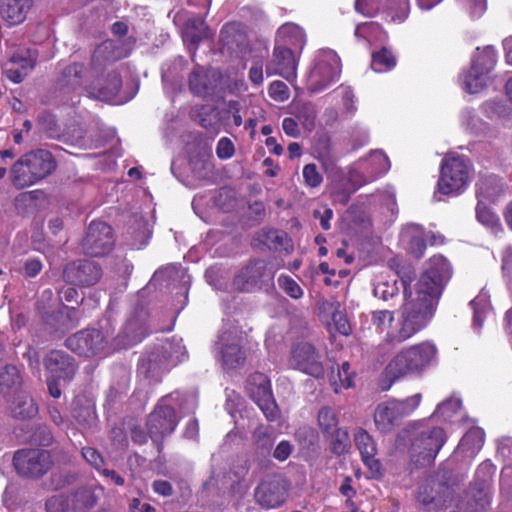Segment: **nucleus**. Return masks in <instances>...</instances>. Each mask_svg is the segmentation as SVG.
<instances>
[{
  "instance_id": "1",
  "label": "nucleus",
  "mask_w": 512,
  "mask_h": 512,
  "mask_svg": "<svg viewBox=\"0 0 512 512\" xmlns=\"http://www.w3.org/2000/svg\"><path fill=\"white\" fill-rule=\"evenodd\" d=\"M451 276V267L441 255L431 257L415 285V294L408 292L407 281L402 278L405 301L395 320L389 310L372 312L371 322L379 331L387 330L381 346L395 347L409 340L424 329L431 321L442 295L444 286Z\"/></svg>"
},
{
  "instance_id": "2",
  "label": "nucleus",
  "mask_w": 512,
  "mask_h": 512,
  "mask_svg": "<svg viewBox=\"0 0 512 512\" xmlns=\"http://www.w3.org/2000/svg\"><path fill=\"white\" fill-rule=\"evenodd\" d=\"M438 348L433 341L426 340L401 349L387 364L380 388L383 391L390 389L396 380L419 375L427 368L437 364Z\"/></svg>"
},
{
  "instance_id": "3",
  "label": "nucleus",
  "mask_w": 512,
  "mask_h": 512,
  "mask_svg": "<svg viewBox=\"0 0 512 512\" xmlns=\"http://www.w3.org/2000/svg\"><path fill=\"white\" fill-rule=\"evenodd\" d=\"M56 160L50 151L37 149L21 156L12 166V184L23 189L49 176L56 169Z\"/></svg>"
},
{
  "instance_id": "4",
  "label": "nucleus",
  "mask_w": 512,
  "mask_h": 512,
  "mask_svg": "<svg viewBox=\"0 0 512 512\" xmlns=\"http://www.w3.org/2000/svg\"><path fill=\"white\" fill-rule=\"evenodd\" d=\"M471 181V163L468 158L458 154H448L441 162L440 177L434 198L437 194L458 195Z\"/></svg>"
},
{
  "instance_id": "5",
  "label": "nucleus",
  "mask_w": 512,
  "mask_h": 512,
  "mask_svg": "<svg viewBox=\"0 0 512 512\" xmlns=\"http://www.w3.org/2000/svg\"><path fill=\"white\" fill-rule=\"evenodd\" d=\"M340 73L341 61L337 53L330 49L319 50L307 77V88L314 93L321 92L337 81Z\"/></svg>"
},
{
  "instance_id": "6",
  "label": "nucleus",
  "mask_w": 512,
  "mask_h": 512,
  "mask_svg": "<svg viewBox=\"0 0 512 512\" xmlns=\"http://www.w3.org/2000/svg\"><path fill=\"white\" fill-rule=\"evenodd\" d=\"M446 442V435L440 427H424L414 437L410 447V457L417 466L433 463Z\"/></svg>"
},
{
  "instance_id": "7",
  "label": "nucleus",
  "mask_w": 512,
  "mask_h": 512,
  "mask_svg": "<svg viewBox=\"0 0 512 512\" xmlns=\"http://www.w3.org/2000/svg\"><path fill=\"white\" fill-rule=\"evenodd\" d=\"M179 393H172L161 398L150 413L147 421V429L150 437L155 443L170 435L177 426L175 415L176 402L179 400Z\"/></svg>"
},
{
  "instance_id": "8",
  "label": "nucleus",
  "mask_w": 512,
  "mask_h": 512,
  "mask_svg": "<svg viewBox=\"0 0 512 512\" xmlns=\"http://www.w3.org/2000/svg\"><path fill=\"white\" fill-rule=\"evenodd\" d=\"M48 372L47 385L53 398L61 396L60 382H69L75 375L76 365L72 357L60 350L49 352L44 361Z\"/></svg>"
},
{
  "instance_id": "9",
  "label": "nucleus",
  "mask_w": 512,
  "mask_h": 512,
  "mask_svg": "<svg viewBox=\"0 0 512 512\" xmlns=\"http://www.w3.org/2000/svg\"><path fill=\"white\" fill-rule=\"evenodd\" d=\"M390 169L389 158L379 150L355 162L349 169L348 180L357 189L374 181Z\"/></svg>"
},
{
  "instance_id": "10",
  "label": "nucleus",
  "mask_w": 512,
  "mask_h": 512,
  "mask_svg": "<svg viewBox=\"0 0 512 512\" xmlns=\"http://www.w3.org/2000/svg\"><path fill=\"white\" fill-rule=\"evenodd\" d=\"M114 242L112 228L105 222L93 221L87 229L81 246L85 254L101 257L112 250Z\"/></svg>"
},
{
  "instance_id": "11",
  "label": "nucleus",
  "mask_w": 512,
  "mask_h": 512,
  "mask_svg": "<svg viewBox=\"0 0 512 512\" xmlns=\"http://www.w3.org/2000/svg\"><path fill=\"white\" fill-rule=\"evenodd\" d=\"M247 390L266 418L269 421H274L278 417L279 411L273 399L267 376L262 373L252 374L247 382Z\"/></svg>"
},
{
  "instance_id": "12",
  "label": "nucleus",
  "mask_w": 512,
  "mask_h": 512,
  "mask_svg": "<svg viewBox=\"0 0 512 512\" xmlns=\"http://www.w3.org/2000/svg\"><path fill=\"white\" fill-rule=\"evenodd\" d=\"M287 496V483L277 475L269 476L262 480L254 491L256 502L266 509L280 507L286 501Z\"/></svg>"
},
{
  "instance_id": "13",
  "label": "nucleus",
  "mask_w": 512,
  "mask_h": 512,
  "mask_svg": "<svg viewBox=\"0 0 512 512\" xmlns=\"http://www.w3.org/2000/svg\"><path fill=\"white\" fill-rule=\"evenodd\" d=\"M17 472L27 477L43 475L51 465L49 452L41 449H24L17 451L13 458Z\"/></svg>"
},
{
  "instance_id": "14",
  "label": "nucleus",
  "mask_w": 512,
  "mask_h": 512,
  "mask_svg": "<svg viewBox=\"0 0 512 512\" xmlns=\"http://www.w3.org/2000/svg\"><path fill=\"white\" fill-rule=\"evenodd\" d=\"M67 347L81 356H94L102 352L107 345V336L100 330L86 329L66 339Z\"/></svg>"
},
{
  "instance_id": "15",
  "label": "nucleus",
  "mask_w": 512,
  "mask_h": 512,
  "mask_svg": "<svg viewBox=\"0 0 512 512\" xmlns=\"http://www.w3.org/2000/svg\"><path fill=\"white\" fill-rule=\"evenodd\" d=\"M272 279L273 273L265 262L257 260L239 271L234 277L233 286L238 291L251 292Z\"/></svg>"
},
{
  "instance_id": "16",
  "label": "nucleus",
  "mask_w": 512,
  "mask_h": 512,
  "mask_svg": "<svg viewBox=\"0 0 512 512\" xmlns=\"http://www.w3.org/2000/svg\"><path fill=\"white\" fill-rule=\"evenodd\" d=\"M267 76L279 75L289 82L297 75V59L291 47L275 44L273 53L266 64Z\"/></svg>"
},
{
  "instance_id": "17",
  "label": "nucleus",
  "mask_w": 512,
  "mask_h": 512,
  "mask_svg": "<svg viewBox=\"0 0 512 512\" xmlns=\"http://www.w3.org/2000/svg\"><path fill=\"white\" fill-rule=\"evenodd\" d=\"M290 366L314 377H322L324 368L315 348L306 342L295 345L291 351Z\"/></svg>"
},
{
  "instance_id": "18",
  "label": "nucleus",
  "mask_w": 512,
  "mask_h": 512,
  "mask_svg": "<svg viewBox=\"0 0 512 512\" xmlns=\"http://www.w3.org/2000/svg\"><path fill=\"white\" fill-rule=\"evenodd\" d=\"M181 342V339H173L172 342L163 344L161 349L167 354L164 358L182 361L185 356V348ZM165 361L166 360L158 359V353L152 352L140 360L139 371L146 377H155L161 369L165 368Z\"/></svg>"
},
{
  "instance_id": "19",
  "label": "nucleus",
  "mask_w": 512,
  "mask_h": 512,
  "mask_svg": "<svg viewBox=\"0 0 512 512\" xmlns=\"http://www.w3.org/2000/svg\"><path fill=\"white\" fill-rule=\"evenodd\" d=\"M65 281L77 286H92L96 284L102 271L99 265L89 260H78L69 263L63 272Z\"/></svg>"
},
{
  "instance_id": "20",
  "label": "nucleus",
  "mask_w": 512,
  "mask_h": 512,
  "mask_svg": "<svg viewBox=\"0 0 512 512\" xmlns=\"http://www.w3.org/2000/svg\"><path fill=\"white\" fill-rule=\"evenodd\" d=\"M495 466L490 461L482 462L476 471L477 494L474 495V504H468L464 512H483L490 504L491 491L490 481L495 473Z\"/></svg>"
},
{
  "instance_id": "21",
  "label": "nucleus",
  "mask_w": 512,
  "mask_h": 512,
  "mask_svg": "<svg viewBox=\"0 0 512 512\" xmlns=\"http://www.w3.org/2000/svg\"><path fill=\"white\" fill-rule=\"evenodd\" d=\"M242 336L237 329L223 331L217 342L223 365L235 368L244 363L245 354L241 349Z\"/></svg>"
},
{
  "instance_id": "22",
  "label": "nucleus",
  "mask_w": 512,
  "mask_h": 512,
  "mask_svg": "<svg viewBox=\"0 0 512 512\" xmlns=\"http://www.w3.org/2000/svg\"><path fill=\"white\" fill-rule=\"evenodd\" d=\"M34 6V0H3L0 4V21L7 27L22 24Z\"/></svg>"
},
{
  "instance_id": "23",
  "label": "nucleus",
  "mask_w": 512,
  "mask_h": 512,
  "mask_svg": "<svg viewBox=\"0 0 512 512\" xmlns=\"http://www.w3.org/2000/svg\"><path fill=\"white\" fill-rule=\"evenodd\" d=\"M122 81L119 74L115 71L108 73L105 77L96 79L89 87L87 92L90 97L102 101H112L118 95Z\"/></svg>"
},
{
  "instance_id": "24",
  "label": "nucleus",
  "mask_w": 512,
  "mask_h": 512,
  "mask_svg": "<svg viewBox=\"0 0 512 512\" xmlns=\"http://www.w3.org/2000/svg\"><path fill=\"white\" fill-rule=\"evenodd\" d=\"M7 61L21 68L31 71L38 61V51L28 46L18 44L14 40L6 42Z\"/></svg>"
},
{
  "instance_id": "25",
  "label": "nucleus",
  "mask_w": 512,
  "mask_h": 512,
  "mask_svg": "<svg viewBox=\"0 0 512 512\" xmlns=\"http://www.w3.org/2000/svg\"><path fill=\"white\" fill-rule=\"evenodd\" d=\"M212 36L213 33L200 17H192L188 19L182 32L183 41L188 46L192 56L195 55L200 42L209 39Z\"/></svg>"
},
{
  "instance_id": "26",
  "label": "nucleus",
  "mask_w": 512,
  "mask_h": 512,
  "mask_svg": "<svg viewBox=\"0 0 512 512\" xmlns=\"http://www.w3.org/2000/svg\"><path fill=\"white\" fill-rule=\"evenodd\" d=\"M217 73L213 70L198 67L193 70L189 78V87L193 94L206 97L217 86Z\"/></svg>"
},
{
  "instance_id": "27",
  "label": "nucleus",
  "mask_w": 512,
  "mask_h": 512,
  "mask_svg": "<svg viewBox=\"0 0 512 512\" xmlns=\"http://www.w3.org/2000/svg\"><path fill=\"white\" fill-rule=\"evenodd\" d=\"M148 313L140 308L134 312L124 325L123 333L127 345H134L148 334Z\"/></svg>"
},
{
  "instance_id": "28",
  "label": "nucleus",
  "mask_w": 512,
  "mask_h": 512,
  "mask_svg": "<svg viewBox=\"0 0 512 512\" xmlns=\"http://www.w3.org/2000/svg\"><path fill=\"white\" fill-rule=\"evenodd\" d=\"M306 41L307 37L303 28L292 22L281 25L275 37V44L294 47L299 49V53L303 50Z\"/></svg>"
},
{
  "instance_id": "29",
  "label": "nucleus",
  "mask_w": 512,
  "mask_h": 512,
  "mask_svg": "<svg viewBox=\"0 0 512 512\" xmlns=\"http://www.w3.org/2000/svg\"><path fill=\"white\" fill-rule=\"evenodd\" d=\"M393 400L380 403L374 413V423L381 433L391 432L401 420Z\"/></svg>"
},
{
  "instance_id": "30",
  "label": "nucleus",
  "mask_w": 512,
  "mask_h": 512,
  "mask_svg": "<svg viewBox=\"0 0 512 512\" xmlns=\"http://www.w3.org/2000/svg\"><path fill=\"white\" fill-rule=\"evenodd\" d=\"M317 421L324 435L327 437H337V443H335L333 450L336 453H340L343 448L341 447L339 421L335 410L328 406L322 407L318 412Z\"/></svg>"
},
{
  "instance_id": "31",
  "label": "nucleus",
  "mask_w": 512,
  "mask_h": 512,
  "mask_svg": "<svg viewBox=\"0 0 512 512\" xmlns=\"http://www.w3.org/2000/svg\"><path fill=\"white\" fill-rule=\"evenodd\" d=\"M84 66L80 63H72L62 69L58 79L57 88L68 94L78 89L82 84Z\"/></svg>"
},
{
  "instance_id": "32",
  "label": "nucleus",
  "mask_w": 512,
  "mask_h": 512,
  "mask_svg": "<svg viewBox=\"0 0 512 512\" xmlns=\"http://www.w3.org/2000/svg\"><path fill=\"white\" fill-rule=\"evenodd\" d=\"M355 442L364 464L370 470L378 472L380 464L375 458L377 449L372 437L365 430L361 429L355 434Z\"/></svg>"
},
{
  "instance_id": "33",
  "label": "nucleus",
  "mask_w": 512,
  "mask_h": 512,
  "mask_svg": "<svg viewBox=\"0 0 512 512\" xmlns=\"http://www.w3.org/2000/svg\"><path fill=\"white\" fill-rule=\"evenodd\" d=\"M401 241L415 257L419 258L424 254L426 243L421 226L417 224L407 225L401 232Z\"/></svg>"
},
{
  "instance_id": "34",
  "label": "nucleus",
  "mask_w": 512,
  "mask_h": 512,
  "mask_svg": "<svg viewBox=\"0 0 512 512\" xmlns=\"http://www.w3.org/2000/svg\"><path fill=\"white\" fill-rule=\"evenodd\" d=\"M485 183L486 182L484 181L478 185V204L476 207V217L479 222L491 228L493 232L497 233L501 230L499 219L493 212L484 206V202L489 200L492 194L484 190Z\"/></svg>"
},
{
  "instance_id": "35",
  "label": "nucleus",
  "mask_w": 512,
  "mask_h": 512,
  "mask_svg": "<svg viewBox=\"0 0 512 512\" xmlns=\"http://www.w3.org/2000/svg\"><path fill=\"white\" fill-rule=\"evenodd\" d=\"M398 291L396 276L387 273H380L375 276L373 280V294L375 297L387 301L397 295Z\"/></svg>"
},
{
  "instance_id": "36",
  "label": "nucleus",
  "mask_w": 512,
  "mask_h": 512,
  "mask_svg": "<svg viewBox=\"0 0 512 512\" xmlns=\"http://www.w3.org/2000/svg\"><path fill=\"white\" fill-rule=\"evenodd\" d=\"M291 113L301 123L302 127L311 132L315 128L317 110L311 102H293Z\"/></svg>"
},
{
  "instance_id": "37",
  "label": "nucleus",
  "mask_w": 512,
  "mask_h": 512,
  "mask_svg": "<svg viewBox=\"0 0 512 512\" xmlns=\"http://www.w3.org/2000/svg\"><path fill=\"white\" fill-rule=\"evenodd\" d=\"M488 81V74L472 65L470 70L461 76L462 88L470 94L482 91L487 86Z\"/></svg>"
},
{
  "instance_id": "38",
  "label": "nucleus",
  "mask_w": 512,
  "mask_h": 512,
  "mask_svg": "<svg viewBox=\"0 0 512 512\" xmlns=\"http://www.w3.org/2000/svg\"><path fill=\"white\" fill-rule=\"evenodd\" d=\"M353 377L354 373L350 371V364L345 361L341 366H338L336 370L332 368L329 375V382L335 393H339L342 389H347L352 386Z\"/></svg>"
},
{
  "instance_id": "39",
  "label": "nucleus",
  "mask_w": 512,
  "mask_h": 512,
  "mask_svg": "<svg viewBox=\"0 0 512 512\" xmlns=\"http://www.w3.org/2000/svg\"><path fill=\"white\" fill-rule=\"evenodd\" d=\"M484 443V433L479 428L469 430L461 439L458 450L465 452L469 456H474L482 448Z\"/></svg>"
},
{
  "instance_id": "40",
  "label": "nucleus",
  "mask_w": 512,
  "mask_h": 512,
  "mask_svg": "<svg viewBox=\"0 0 512 512\" xmlns=\"http://www.w3.org/2000/svg\"><path fill=\"white\" fill-rule=\"evenodd\" d=\"M497 54L492 46L477 48L472 58V66L489 74L496 64Z\"/></svg>"
},
{
  "instance_id": "41",
  "label": "nucleus",
  "mask_w": 512,
  "mask_h": 512,
  "mask_svg": "<svg viewBox=\"0 0 512 512\" xmlns=\"http://www.w3.org/2000/svg\"><path fill=\"white\" fill-rule=\"evenodd\" d=\"M396 65V59L394 55L386 48L372 55L371 66L376 72H386L392 69Z\"/></svg>"
},
{
  "instance_id": "42",
  "label": "nucleus",
  "mask_w": 512,
  "mask_h": 512,
  "mask_svg": "<svg viewBox=\"0 0 512 512\" xmlns=\"http://www.w3.org/2000/svg\"><path fill=\"white\" fill-rule=\"evenodd\" d=\"M21 383V377L17 367L7 365L0 370V388L9 389L17 387Z\"/></svg>"
},
{
  "instance_id": "43",
  "label": "nucleus",
  "mask_w": 512,
  "mask_h": 512,
  "mask_svg": "<svg viewBox=\"0 0 512 512\" xmlns=\"http://www.w3.org/2000/svg\"><path fill=\"white\" fill-rule=\"evenodd\" d=\"M115 43L112 40L104 41L94 51L92 56L93 64H101L102 61H114L118 55L114 54Z\"/></svg>"
},
{
  "instance_id": "44",
  "label": "nucleus",
  "mask_w": 512,
  "mask_h": 512,
  "mask_svg": "<svg viewBox=\"0 0 512 512\" xmlns=\"http://www.w3.org/2000/svg\"><path fill=\"white\" fill-rule=\"evenodd\" d=\"M460 408L461 400L456 397H451L437 406L435 415L443 418L444 420H449L460 410Z\"/></svg>"
},
{
  "instance_id": "45",
  "label": "nucleus",
  "mask_w": 512,
  "mask_h": 512,
  "mask_svg": "<svg viewBox=\"0 0 512 512\" xmlns=\"http://www.w3.org/2000/svg\"><path fill=\"white\" fill-rule=\"evenodd\" d=\"M278 285L289 297L293 299H300L304 294L301 286L288 275H280L278 278Z\"/></svg>"
},
{
  "instance_id": "46",
  "label": "nucleus",
  "mask_w": 512,
  "mask_h": 512,
  "mask_svg": "<svg viewBox=\"0 0 512 512\" xmlns=\"http://www.w3.org/2000/svg\"><path fill=\"white\" fill-rule=\"evenodd\" d=\"M422 400V395L420 393H416L410 397H407L404 400H393L399 416L401 418L410 415L420 404Z\"/></svg>"
},
{
  "instance_id": "47",
  "label": "nucleus",
  "mask_w": 512,
  "mask_h": 512,
  "mask_svg": "<svg viewBox=\"0 0 512 512\" xmlns=\"http://www.w3.org/2000/svg\"><path fill=\"white\" fill-rule=\"evenodd\" d=\"M304 184L310 188H317L323 182V176L315 164H306L302 170Z\"/></svg>"
},
{
  "instance_id": "48",
  "label": "nucleus",
  "mask_w": 512,
  "mask_h": 512,
  "mask_svg": "<svg viewBox=\"0 0 512 512\" xmlns=\"http://www.w3.org/2000/svg\"><path fill=\"white\" fill-rule=\"evenodd\" d=\"M388 10L393 21L402 22L409 12V0H388Z\"/></svg>"
},
{
  "instance_id": "49",
  "label": "nucleus",
  "mask_w": 512,
  "mask_h": 512,
  "mask_svg": "<svg viewBox=\"0 0 512 512\" xmlns=\"http://www.w3.org/2000/svg\"><path fill=\"white\" fill-rule=\"evenodd\" d=\"M47 512H72L70 499L62 494L54 495L46 501Z\"/></svg>"
},
{
  "instance_id": "50",
  "label": "nucleus",
  "mask_w": 512,
  "mask_h": 512,
  "mask_svg": "<svg viewBox=\"0 0 512 512\" xmlns=\"http://www.w3.org/2000/svg\"><path fill=\"white\" fill-rule=\"evenodd\" d=\"M474 310V326L480 328L483 324L484 314L487 310V301L484 295H479L470 302Z\"/></svg>"
},
{
  "instance_id": "51",
  "label": "nucleus",
  "mask_w": 512,
  "mask_h": 512,
  "mask_svg": "<svg viewBox=\"0 0 512 512\" xmlns=\"http://www.w3.org/2000/svg\"><path fill=\"white\" fill-rule=\"evenodd\" d=\"M268 92L270 97L278 102H284L290 96L288 86L282 81H273L269 85Z\"/></svg>"
},
{
  "instance_id": "52",
  "label": "nucleus",
  "mask_w": 512,
  "mask_h": 512,
  "mask_svg": "<svg viewBox=\"0 0 512 512\" xmlns=\"http://www.w3.org/2000/svg\"><path fill=\"white\" fill-rule=\"evenodd\" d=\"M28 72V70H22L8 61L3 66V73L5 77L15 84L21 83L27 76Z\"/></svg>"
},
{
  "instance_id": "53",
  "label": "nucleus",
  "mask_w": 512,
  "mask_h": 512,
  "mask_svg": "<svg viewBox=\"0 0 512 512\" xmlns=\"http://www.w3.org/2000/svg\"><path fill=\"white\" fill-rule=\"evenodd\" d=\"M470 11L472 17H480L486 10V0H457Z\"/></svg>"
},
{
  "instance_id": "54",
  "label": "nucleus",
  "mask_w": 512,
  "mask_h": 512,
  "mask_svg": "<svg viewBox=\"0 0 512 512\" xmlns=\"http://www.w3.org/2000/svg\"><path fill=\"white\" fill-rule=\"evenodd\" d=\"M235 148L232 141L227 138H221L216 147V154L220 159H229L234 155Z\"/></svg>"
},
{
  "instance_id": "55",
  "label": "nucleus",
  "mask_w": 512,
  "mask_h": 512,
  "mask_svg": "<svg viewBox=\"0 0 512 512\" xmlns=\"http://www.w3.org/2000/svg\"><path fill=\"white\" fill-rule=\"evenodd\" d=\"M335 93L337 96H341L344 108L347 113H353L356 110L354 106V94L349 87L340 86Z\"/></svg>"
},
{
  "instance_id": "56",
  "label": "nucleus",
  "mask_w": 512,
  "mask_h": 512,
  "mask_svg": "<svg viewBox=\"0 0 512 512\" xmlns=\"http://www.w3.org/2000/svg\"><path fill=\"white\" fill-rule=\"evenodd\" d=\"M486 114L490 117H503L507 115V106L501 101H489L484 105Z\"/></svg>"
},
{
  "instance_id": "57",
  "label": "nucleus",
  "mask_w": 512,
  "mask_h": 512,
  "mask_svg": "<svg viewBox=\"0 0 512 512\" xmlns=\"http://www.w3.org/2000/svg\"><path fill=\"white\" fill-rule=\"evenodd\" d=\"M83 458L91 464L97 470H100L103 465V458L99 452L91 447H85L82 449Z\"/></svg>"
},
{
  "instance_id": "58",
  "label": "nucleus",
  "mask_w": 512,
  "mask_h": 512,
  "mask_svg": "<svg viewBox=\"0 0 512 512\" xmlns=\"http://www.w3.org/2000/svg\"><path fill=\"white\" fill-rule=\"evenodd\" d=\"M249 80L256 86H259L264 81L263 75V63L261 60H256L252 63V66L248 74Z\"/></svg>"
},
{
  "instance_id": "59",
  "label": "nucleus",
  "mask_w": 512,
  "mask_h": 512,
  "mask_svg": "<svg viewBox=\"0 0 512 512\" xmlns=\"http://www.w3.org/2000/svg\"><path fill=\"white\" fill-rule=\"evenodd\" d=\"M282 129L287 136L292 138H298L301 135L297 120L292 117H286L283 119Z\"/></svg>"
},
{
  "instance_id": "60",
  "label": "nucleus",
  "mask_w": 512,
  "mask_h": 512,
  "mask_svg": "<svg viewBox=\"0 0 512 512\" xmlns=\"http://www.w3.org/2000/svg\"><path fill=\"white\" fill-rule=\"evenodd\" d=\"M152 490L154 493L163 496V497H169L173 494V487L171 483L167 480H161L157 479L152 482Z\"/></svg>"
},
{
  "instance_id": "61",
  "label": "nucleus",
  "mask_w": 512,
  "mask_h": 512,
  "mask_svg": "<svg viewBox=\"0 0 512 512\" xmlns=\"http://www.w3.org/2000/svg\"><path fill=\"white\" fill-rule=\"evenodd\" d=\"M332 320L335 324L337 331L342 335H349L351 328L347 318L341 312H334Z\"/></svg>"
},
{
  "instance_id": "62",
  "label": "nucleus",
  "mask_w": 512,
  "mask_h": 512,
  "mask_svg": "<svg viewBox=\"0 0 512 512\" xmlns=\"http://www.w3.org/2000/svg\"><path fill=\"white\" fill-rule=\"evenodd\" d=\"M292 452V445L288 441H281L275 448L273 456L279 461L286 460Z\"/></svg>"
},
{
  "instance_id": "63",
  "label": "nucleus",
  "mask_w": 512,
  "mask_h": 512,
  "mask_svg": "<svg viewBox=\"0 0 512 512\" xmlns=\"http://www.w3.org/2000/svg\"><path fill=\"white\" fill-rule=\"evenodd\" d=\"M461 122L468 129H475L477 126L478 118L472 109H464L461 113Z\"/></svg>"
},
{
  "instance_id": "64",
  "label": "nucleus",
  "mask_w": 512,
  "mask_h": 512,
  "mask_svg": "<svg viewBox=\"0 0 512 512\" xmlns=\"http://www.w3.org/2000/svg\"><path fill=\"white\" fill-rule=\"evenodd\" d=\"M42 269V263L38 259H28L24 264V273L27 277H35Z\"/></svg>"
}]
</instances>
